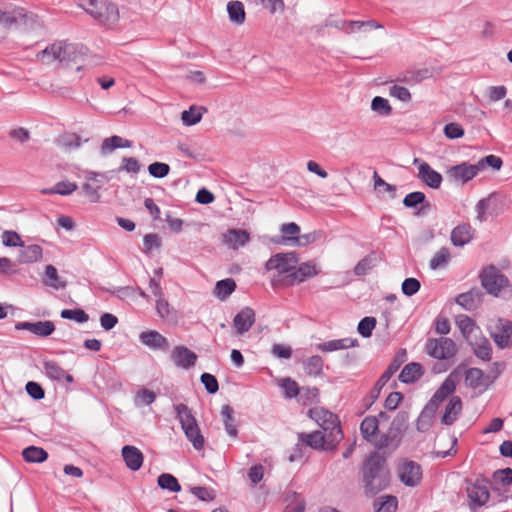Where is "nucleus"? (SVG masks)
<instances>
[{"instance_id":"f257e3e1","label":"nucleus","mask_w":512,"mask_h":512,"mask_svg":"<svg viewBox=\"0 0 512 512\" xmlns=\"http://www.w3.org/2000/svg\"><path fill=\"white\" fill-rule=\"evenodd\" d=\"M362 478L365 492L376 495L390 484V472L377 454L370 455L363 466Z\"/></svg>"},{"instance_id":"f03ea898","label":"nucleus","mask_w":512,"mask_h":512,"mask_svg":"<svg viewBox=\"0 0 512 512\" xmlns=\"http://www.w3.org/2000/svg\"><path fill=\"white\" fill-rule=\"evenodd\" d=\"M84 54V47L82 45L57 41L38 53L37 57L43 63L49 64L53 61H58L64 66H70L72 63H79Z\"/></svg>"},{"instance_id":"7ed1b4c3","label":"nucleus","mask_w":512,"mask_h":512,"mask_svg":"<svg viewBox=\"0 0 512 512\" xmlns=\"http://www.w3.org/2000/svg\"><path fill=\"white\" fill-rule=\"evenodd\" d=\"M480 279L483 288L490 295L502 299L512 297V285L497 267L490 265L484 268L480 274Z\"/></svg>"},{"instance_id":"20e7f679","label":"nucleus","mask_w":512,"mask_h":512,"mask_svg":"<svg viewBox=\"0 0 512 512\" xmlns=\"http://www.w3.org/2000/svg\"><path fill=\"white\" fill-rule=\"evenodd\" d=\"M174 409L186 438L192 443L194 449L201 450L205 441L192 410L182 403L175 405Z\"/></svg>"},{"instance_id":"39448f33","label":"nucleus","mask_w":512,"mask_h":512,"mask_svg":"<svg viewBox=\"0 0 512 512\" xmlns=\"http://www.w3.org/2000/svg\"><path fill=\"white\" fill-rule=\"evenodd\" d=\"M309 416L314 420L325 432L333 436L329 447H336L343 439V432L340 427L338 417L332 412L322 408L315 407L309 410Z\"/></svg>"},{"instance_id":"423d86ee","label":"nucleus","mask_w":512,"mask_h":512,"mask_svg":"<svg viewBox=\"0 0 512 512\" xmlns=\"http://www.w3.org/2000/svg\"><path fill=\"white\" fill-rule=\"evenodd\" d=\"M80 6L100 23L112 25L118 21L117 6L107 0H84Z\"/></svg>"},{"instance_id":"0eeeda50","label":"nucleus","mask_w":512,"mask_h":512,"mask_svg":"<svg viewBox=\"0 0 512 512\" xmlns=\"http://www.w3.org/2000/svg\"><path fill=\"white\" fill-rule=\"evenodd\" d=\"M427 354L438 360H446L457 353L456 343L447 337L430 338L426 342Z\"/></svg>"},{"instance_id":"6e6552de","label":"nucleus","mask_w":512,"mask_h":512,"mask_svg":"<svg viewBox=\"0 0 512 512\" xmlns=\"http://www.w3.org/2000/svg\"><path fill=\"white\" fill-rule=\"evenodd\" d=\"M466 493L472 511L484 506L490 498L488 484L484 480H466Z\"/></svg>"},{"instance_id":"1a4fd4ad","label":"nucleus","mask_w":512,"mask_h":512,"mask_svg":"<svg viewBox=\"0 0 512 512\" xmlns=\"http://www.w3.org/2000/svg\"><path fill=\"white\" fill-rule=\"evenodd\" d=\"M379 428L378 419L375 416H367L363 419L360 425V431L364 439L369 442H374L378 449L390 448L392 446L390 437L388 435H382L378 441H375V435ZM398 442L393 444V447H397Z\"/></svg>"},{"instance_id":"9d476101","label":"nucleus","mask_w":512,"mask_h":512,"mask_svg":"<svg viewBox=\"0 0 512 512\" xmlns=\"http://www.w3.org/2000/svg\"><path fill=\"white\" fill-rule=\"evenodd\" d=\"M479 174L477 163L462 162L447 168L448 179L458 185H465Z\"/></svg>"},{"instance_id":"9b49d317","label":"nucleus","mask_w":512,"mask_h":512,"mask_svg":"<svg viewBox=\"0 0 512 512\" xmlns=\"http://www.w3.org/2000/svg\"><path fill=\"white\" fill-rule=\"evenodd\" d=\"M456 325L471 348L486 338L480 327L467 315H459L456 318Z\"/></svg>"},{"instance_id":"f8f14e48","label":"nucleus","mask_w":512,"mask_h":512,"mask_svg":"<svg viewBox=\"0 0 512 512\" xmlns=\"http://www.w3.org/2000/svg\"><path fill=\"white\" fill-rule=\"evenodd\" d=\"M298 262L296 253H278L273 255L265 264L267 270H276L279 274H291Z\"/></svg>"},{"instance_id":"ddd939ff","label":"nucleus","mask_w":512,"mask_h":512,"mask_svg":"<svg viewBox=\"0 0 512 512\" xmlns=\"http://www.w3.org/2000/svg\"><path fill=\"white\" fill-rule=\"evenodd\" d=\"M398 477L406 486L415 487L422 479V468L414 461L405 460L398 467Z\"/></svg>"},{"instance_id":"4468645a","label":"nucleus","mask_w":512,"mask_h":512,"mask_svg":"<svg viewBox=\"0 0 512 512\" xmlns=\"http://www.w3.org/2000/svg\"><path fill=\"white\" fill-rule=\"evenodd\" d=\"M491 337L500 349L512 346V321L499 318L491 331Z\"/></svg>"},{"instance_id":"2eb2a0df","label":"nucleus","mask_w":512,"mask_h":512,"mask_svg":"<svg viewBox=\"0 0 512 512\" xmlns=\"http://www.w3.org/2000/svg\"><path fill=\"white\" fill-rule=\"evenodd\" d=\"M413 164L418 167L417 178L432 189H438L442 183V175L434 170L427 162L419 158L413 160Z\"/></svg>"},{"instance_id":"dca6fc26","label":"nucleus","mask_w":512,"mask_h":512,"mask_svg":"<svg viewBox=\"0 0 512 512\" xmlns=\"http://www.w3.org/2000/svg\"><path fill=\"white\" fill-rule=\"evenodd\" d=\"M456 390V381L452 374H450L436 390L432 398L426 404L429 408L437 411L439 405Z\"/></svg>"},{"instance_id":"f3484780","label":"nucleus","mask_w":512,"mask_h":512,"mask_svg":"<svg viewBox=\"0 0 512 512\" xmlns=\"http://www.w3.org/2000/svg\"><path fill=\"white\" fill-rule=\"evenodd\" d=\"M300 439L307 446H310L316 450H333L335 447H329L330 441L333 440V436L327 432L324 434L321 431H314L312 433L300 434Z\"/></svg>"},{"instance_id":"a211bd4d","label":"nucleus","mask_w":512,"mask_h":512,"mask_svg":"<svg viewBox=\"0 0 512 512\" xmlns=\"http://www.w3.org/2000/svg\"><path fill=\"white\" fill-rule=\"evenodd\" d=\"M16 330H27L39 337H47L55 331V325L52 321L36 322H18L15 325Z\"/></svg>"},{"instance_id":"6ab92c4d","label":"nucleus","mask_w":512,"mask_h":512,"mask_svg":"<svg viewBox=\"0 0 512 512\" xmlns=\"http://www.w3.org/2000/svg\"><path fill=\"white\" fill-rule=\"evenodd\" d=\"M140 342L152 350L166 351L169 348V342L166 337L155 330L144 331L139 335Z\"/></svg>"},{"instance_id":"aec40b11","label":"nucleus","mask_w":512,"mask_h":512,"mask_svg":"<svg viewBox=\"0 0 512 512\" xmlns=\"http://www.w3.org/2000/svg\"><path fill=\"white\" fill-rule=\"evenodd\" d=\"M173 363L183 369H189L195 365L197 355L185 346H176L171 352Z\"/></svg>"},{"instance_id":"412c9836","label":"nucleus","mask_w":512,"mask_h":512,"mask_svg":"<svg viewBox=\"0 0 512 512\" xmlns=\"http://www.w3.org/2000/svg\"><path fill=\"white\" fill-rule=\"evenodd\" d=\"M492 382L493 379L479 368H469L465 372V383L470 388L485 390Z\"/></svg>"},{"instance_id":"4be33fe9","label":"nucleus","mask_w":512,"mask_h":512,"mask_svg":"<svg viewBox=\"0 0 512 512\" xmlns=\"http://www.w3.org/2000/svg\"><path fill=\"white\" fill-rule=\"evenodd\" d=\"M250 241V235L246 230L230 229L223 234V243L233 250L245 246Z\"/></svg>"},{"instance_id":"5701e85b","label":"nucleus","mask_w":512,"mask_h":512,"mask_svg":"<svg viewBox=\"0 0 512 512\" xmlns=\"http://www.w3.org/2000/svg\"><path fill=\"white\" fill-rule=\"evenodd\" d=\"M126 466L132 471H138L144 461L143 453L135 446L126 445L121 451Z\"/></svg>"},{"instance_id":"b1692460","label":"nucleus","mask_w":512,"mask_h":512,"mask_svg":"<svg viewBox=\"0 0 512 512\" xmlns=\"http://www.w3.org/2000/svg\"><path fill=\"white\" fill-rule=\"evenodd\" d=\"M319 273L316 266L311 263H302L297 269L287 275V280L290 285L304 282L308 278H312Z\"/></svg>"},{"instance_id":"393cba45","label":"nucleus","mask_w":512,"mask_h":512,"mask_svg":"<svg viewBox=\"0 0 512 512\" xmlns=\"http://www.w3.org/2000/svg\"><path fill=\"white\" fill-rule=\"evenodd\" d=\"M255 322V313L253 309L245 307L238 312L234 319L233 324L238 334H244L247 332Z\"/></svg>"},{"instance_id":"a878e982","label":"nucleus","mask_w":512,"mask_h":512,"mask_svg":"<svg viewBox=\"0 0 512 512\" xmlns=\"http://www.w3.org/2000/svg\"><path fill=\"white\" fill-rule=\"evenodd\" d=\"M33 17V14L25 13L22 8H15L11 12L2 11L0 9V25H3L4 27H10L18 22L26 23L28 18L32 20Z\"/></svg>"},{"instance_id":"bb28decb","label":"nucleus","mask_w":512,"mask_h":512,"mask_svg":"<svg viewBox=\"0 0 512 512\" xmlns=\"http://www.w3.org/2000/svg\"><path fill=\"white\" fill-rule=\"evenodd\" d=\"M462 411V401L458 396H452L445 407L441 422L444 425H452Z\"/></svg>"},{"instance_id":"cd10ccee","label":"nucleus","mask_w":512,"mask_h":512,"mask_svg":"<svg viewBox=\"0 0 512 512\" xmlns=\"http://www.w3.org/2000/svg\"><path fill=\"white\" fill-rule=\"evenodd\" d=\"M474 230L469 224H460L456 226L451 233V241L455 246H464L473 238Z\"/></svg>"},{"instance_id":"c85d7f7f","label":"nucleus","mask_w":512,"mask_h":512,"mask_svg":"<svg viewBox=\"0 0 512 512\" xmlns=\"http://www.w3.org/2000/svg\"><path fill=\"white\" fill-rule=\"evenodd\" d=\"M358 345L357 339L351 338H343V339H335L320 343L317 345V349L322 352H333L338 350L347 349L350 347H355Z\"/></svg>"},{"instance_id":"c756f323","label":"nucleus","mask_w":512,"mask_h":512,"mask_svg":"<svg viewBox=\"0 0 512 512\" xmlns=\"http://www.w3.org/2000/svg\"><path fill=\"white\" fill-rule=\"evenodd\" d=\"M43 368L47 377L52 380L62 381L65 379L68 383L73 381V377L54 361H44Z\"/></svg>"},{"instance_id":"7c9ffc66","label":"nucleus","mask_w":512,"mask_h":512,"mask_svg":"<svg viewBox=\"0 0 512 512\" xmlns=\"http://www.w3.org/2000/svg\"><path fill=\"white\" fill-rule=\"evenodd\" d=\"M423 374L421 364L412 362L404 366L399 374V380L403 383H413Z\"/></svg>"},{"instance_id":"2f4dec72","label":"nucleus","mask_w":512,"mask_h":512,"mask_svg":"<svg viewBox=\"0 0 512 512\" xmlns=\"http://www.w3.org/2000/svg\"><path fill=\"white\" fill-rule=\"evenodd\" d=\"M156 313L157 315L165 320V321H176L177 312L176 310L169 304V302L165 299L164 295L156 298Z\"/></svg>"},{"instance_id":"473e14b6","label":"nucleus","mask_w":512,"mask_h":512,"mask_svg":"<svg viewBox=\"0 0 512 512\" xmlns=\"http://www.w3.org/2000/svg\"><path fill=\"white\" fill-rule=\"evenodd\" d=\"M132 142L120 136L114 135L104 139L101 145L102 154H110L117 148H130Z\"/></svg>"},{"instance_id":"72a5a7b5","label":"nucleus","mask_w":512,"mask_h":512,"mask_svg":"<svg viewBox=\"0 0 512 512\" xmlns=\"http://www.w3.org/2000/svg\"><path fill=\"white\" fill-rule=\"evenodd\" d=\"M221 416L226 433L233 438L238 435V430L235 425L234 410L230 405H223L221 408Z\"/></svg>"},{"instance_id":"f704fd0d","label":"nucleus","mask_w":512,"mask_h":512,"mask_svg":"<svg viewBox=\"0 0 512 512\" xmlns=\"http://www.w3.org/2000/svg\"><path fill=\"white\" fill-rule=\"evenodd\" d=\"M78 188L77 184L69 181H60L56 183L53 187L44 188L41 190L42 194H59L62 196H67L72 194Z\"/></svg>"},{"instance_id":"c9c22d12","label":"nucleus","mask_w":512,"mask_h":512,"mask_svg":"<svg viewBox=\"0 0 512 512\" xmlns=\"http://www.w3.org/2000/svg\"><path fill=\"white\" fill-rule=\"evenodd\" d=\"M280 232L281 236L275 242L281 243L286 246H292V243H290L291 241L289 239L297 237L299 235L300 227L294 222L285 223L281 225Z\"/></svg>"},{"instance_id":"e433bc0d","label":"nucleus","mask_w":512,"mask_h":512,"mask_svg":"<svg viewBox=\"0 0 512 512\" xmlns=\"http://www.w3.org/2000/svg\"><path fill=\"white\" fill-rule=\"evenodd\" d=\"M227 12L229 20L237 25H241L245 21L244 5L240 1H230L227 4Z\"/></svg>"},{"instance_id":"4c0bfd02","label":"nucleus","mask_w":512,"mask_h":512,"mask_svg":"<svg viewBox=\"0 0 512 512\" xmlns=\"http://www.w3.org/2000/svg\"><path fill=\"white\" fill-rule=\"evenodd\" d=\"M42 258V248L37 244L29 245L25 247L20 255L19 261L22 263H33L37 262Z\"/></svg>"},{"instance_id":"58836bf2","label":"nucleus","mask_w":512,"mask_h":512,"mask_svg":"<svg viewBox=\"0 0 512 512\" xmlns=\"http://www.w3.org/2000/svg\"><path fill=\"white\" fill-rule=\"evenodd\" d=\"M22 455L25 461L30 463H41L44 462L48 457L47 452L43 448L36 446H29L25 448L22 452Z\"/></svg>"},{"instance_id":"ea45409f","label":"nucleus","mask_w":512,"mask_h":512,"mask_svg":"<svg viewBox=\"0 0 512 512\" xmlns=\"http://www.w3.org/2000/svg\"><path fill=\"white\" fill-rule=\"evenodd\" d=\"M400 363H397L394 361L389 365V367L386 369V371L381 375V377L378 379L377 383L375 384L374 389L372 390L373 397H378L381 389L386 385V383L390 380V378L396 373V371L399 369Z\"/></svg>"},{"instance_id":"a19ab883","label":"nucleus","mask_w":512,"mask_h":512,"mask_svg":"<svg viewBox=\"0 0 512 512\" xmlns=\"http://www.w3.org/2000/svg\"><path fill=\"white\" fill-rule=\"evenodd\" d=\"M236 288V283L233 279L227 278L220 280L216 283L214 288V294L221 300L226 299L231 295Z\"/></svg>"},{"instance_id":"79ce46f5","label":"nucleus","mask_w":512,"mask_h":512,"mask_svg":"<svg viewBox=\"0 0 512 512\" xmlns=\"http://www.w3.org/2000/svg\"><path fill=\"white\" fill-rule=\"evenodd\" d=\"M44 283L56 290L63 289L66 285L59 276L57 269L53 265H47L45 268Z\"/></svg>"},{"instance_id":"37998d69","label":"nucleus","mask_w":512,"mask_h":512,"mask_svg":"<svg viewBox=\"0 0 512 512\" xmlns=\"http://www.w3.org/2000/svg\"><path fill=\"white\" fill-rule=\"evenodd\" d=\"M435 413L434 410L425 405L416 423V428L419 432H426L430 429Z\"/></svg>"},{"instance_id":"c03bdc74","label":"nucleus","mask_w":512,"mask_h":512,"mask_svg":"<svg viewBox=\"0 0 512 512\" xmlns=\"http://www.w3.org/2000/svg\"><path fill=\"white\" fill-rule=\"evenodd\" d=\"M304 370L310 376H318L322 373L323 359L318 355L307 358L304 362Z\"/></svg>"},{"instance_id":"a18cd8bd","label":"nucleus","mask_w":512,"mask_h":512,"mask_svg":"<svg viewBox=\"0 0 512 512\" xmlns=\"http://www.w3.org/2000/svg\"><path fill=\"white\" fill-rule=\"evenodd\" d=\"M286 501L288 502V505L285 512H304L305 501L300 494L296 492H289L286 496Z\"/></svg>"},{"instance_id":"49530a36","label":"nucleus","mask_w":512,"mask_h":512,"mask_svg":"<svg viewBox=\"0 0 512 512\" xmlns=\"http://www.w3.org/2000/svg\"><path fill=\"white\" fill-rule=\"evenodd\" d=\"M157 483L160 488L170 492H179L181 490V486L176 477L169 473L161 474L158 477Z\"/></svg>"},{"instance_id":"de8ad7c7","label":"nucleus","mask_w":512,"mask_h":512,"mask_svg":"<svg viewBox=\"0 0 512 512\" xmlns=\"http://www.w3.org/2000/svg\"><path fill=\"white\" fill-rule=\"evenodd\" d=\"M202 107L191 106L189 110L182 112V122L185 126H192L197 124L202 119Z\"/></svg>"},{"instance_id":"09e8293b","label":"nucleus","mask_w":512,"mask_h":512,"mask_svg":"<svg viewBox=\"0 0 512 512\" xmlns=\"http://www.w3.org/2000/svg\"><path fill=\"white\" fill-rule=\"evenodd\" d=\"M397 498L395 496H385L377 499L374 503L376 512H395L397 509Z\"/></svg>"},{"instance_id":"8fccbe9b","label":"nucleus","mask_w":512,"mask_h":512,"mask_svg":"<svg viewBox=\"0 0 512 512\" xmlns=\"http://www.w3.org/2000/svg\"><path fill=\"white\" fill-rule=\"evenodd\" d=\"M371 109L381 116H389L392 113V107L389 101L383 97L376 96L371 101Z\"/></svg>"},{"instance_id":"3c124183","label":"nucleus","mask_w":512,"mask_h":512,"mask_svg":"<svg viewBox=\"0 0 512 512\" xmlns=\"http://www.w3.org/2000/svg\"><path fill=\"white\" fill-rule=\"evenodd\" d=\"M450 260V252L447 248L443 247L434 254L430 260L429 266L432 270L443 268Z\"/></svg>"},{"instance_id":"603ef678","label":"nucleus","mask_w":512,"mask_h":512,"mask_svg":"<svg viewBox=\"0 0 512 512\" xmlns=\"http://www.w3.org/2000/svg\"><path fill=\"white\" fill-rule=\"evenodd\" d=\"M472 350L475 356L483 361H488L491 359L492 348L487 338L474 346Z\"/></svg>"},{"instance_id":"864d4df0","label":"nucleus","mask_w":512,"mask_h":512,"mask_svg":"<svg viewBox=\"0 0 512 512\" xmlns=\"http://www.w3.org/2000/svg\"><path fill=\"white\" fill-rule=\"evenodd\" d=\"M61 317L78 323H85L89 320L88 314L82 309H64L61 311Z\"/></svg>"},{"instance_id":"5fc2aeb1","label":"nucleus","mask_w":512,"mask_h":512,"mask_svg":"<svg viewBox=\"0 0 512 512\" xmlns=\"http://www.w3.org/2000/svg\"><path fill=\"white\" fill-rule=\"evenodd\" d=\"M502 159L496 155H488L477 162L479 172L483 171L486 166H490L493 170H500L502 167Z\"/></svg>"},{"instance_id":"6e6d98bb","label":"nucleus","mask_w":512,"mask_h":512,"mask_svg":"<svg viewBox=\"0 0 512 512\" xmlns=\"http://www.w3.org/2000/svg\"><path fill=\"white\" fill-rule=\"evenodd\" d=\"M374 180V189L378 192H387L391 195L392 198L395 197L396 194V186L385 182L379 174L375 171L373 174Z\"/></svg>"},{"instance_id":"4d7b16f0","label":"nucleus","mask_w":512,"mask_h":512,"mask_svg":"<svg viewBox=\"0 0 512 512\" xmlns=\"http://www.w3.org/2000/svg\"><path fill=\"white\" fill-rule=\"evenodd\" d=\"M2 243L6 247H23L24 243L15 231L6 230L2 234Z\"/></svg>"},{"instance_id":"13d9d810","label":"nucleus","mask_w":512,"mask_h":512,"mask_svg":"<svg viewBox=\"0 0 512 512\" xmlns=\"http://www.w3.org/2000/svg\"><path fill=\"white\" fill-rule=\"evenodd\" d=\"M376 326V319L374 317H364L358 324V333L367 338L372 334L373 329Z\"/></svg>"},{"instance_id":"bf43d9fd","label":"nucleus","mask_w":512,"mask_h":512,"mask_svg":"<svg viewBox=\"0 0 512 512\" xmlns=\"http://www.w3.org/2000/svg\"><path fill=\"white\" fill-rule=\"evenodd\" d=\"M190 492L201 501L209 502L215 499V491L211 488L194 486Z\"/></svg>"},{"instance_id":"052dcab7","label":"nucleus","mask_w":512,"mask_h":512,"mask_svg":"<svg viewBox=\"0 0 512 512\" xmlns=\"http://www.w3.org/2000/svg\"><path fill=\"white\" fill-rule=\"evenodd\" d=\"M155 399L156 394L153 391L143 388L139 390L135 396V405H150L155 401Z\"/></svg>"},{"instance_id":"680f3d73","label":"nucleus","mask_w":512,"mask_h":512,"mask_svg":"<svg viewBox=\"0 0 512 512\" xmlns=\"http://www.w3.org/2000/svg\"><path fill=\"white\" fill-rule=\"evenodd\" d=\"M389 95L401 102H409L411 100L410 91L400 85H392L389 87Z\"/></svg>"},{"instance_id":"e2e57ef3","label":"nucleus","mask_w":512,"mask_h":512,"mask_svg":"<svg viewBox=\"0 0 512 512\" xmlns=\"http://www.w3.org/2000/svg\"><path fill=\"white\" fill-rule=\"evenodd\" d=\"M148 171L155 178H164L169 174L170 167L166 163L154 162L148 166Z\"/></svg>"},{"instance_id":"0e129e2a","label":"nucleus","mask_w":512,"mask_h":512,"mask_svg":"<svg viewBox=\"0 0 512 512\" xmlns=\"http://www.w3.org/2000/svg\"><path fill=\"white\" fill-rule=\"evenodd\" d=\"M292 243V247H303L317 240V233L310 232L307 234H300L297 237L289 239Z\"/></svg>"},{"instance_id":"69168bd1","label":"nucleus","mask_w":512,"mask_h":512,"mask_svg":"<svg viewBox=\"0 0 512 512\" xmlns=\"http://www.w3.org/2000/svg\"><path fill=\"white\" fill-rule=\"evenodd\" d=\"M425 200H426V196L423 192L415 191V192L409 193L405 196V198L403 200V204L406 207L414 208L419 204H423L425 202Z\"/></svg>"},{"instance_id":"338daca9","label":"nucleus","mask_w":512,"mask_h":512,"mask_svg":"<svg viewBox=\"0 0 512 512\" xmlns=\"http://www.w3.org/2000/svg\"><path fill=\"white\" fill-rule=\"evenodd\" d=\"M374 265V259L371 256H366L356 264L354 273L357 276L366 275Z\"/></svg>"},{"instance_id":"774afa93","label":"nucleus","mask_w":512,"mask_h":512,"mask_svg":"<svg viewBox=\"0 0 512 512\" xmlns=\"http://www.w3.org/2000/svg\"><path fill=\"white\" fill-rule=\"evenodd\" d=\"M444 135L449 139H458L464 135V129L458 123L451 122L445 125Z\"/></svg>"}]
</instances>
